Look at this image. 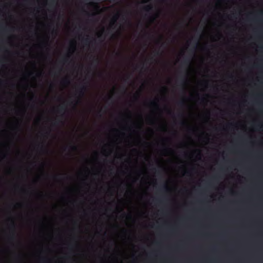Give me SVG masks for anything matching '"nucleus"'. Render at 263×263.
Here are the masks:
<instances>
[{
  "label": "nucleus",
  "mask_w": 263,
  "mask_h": 263,
  "mask_svg": "<svg viewBox=\"0 0 263 263\" xmlns=\"http://www.w3.org/2000/svg\"><path fill=\"white\" fill-rule=\"evenodd\" d=\"M161 46H164V47H165V44L164 43H161Z\"/></svg>",
  "instance_id": "26"
},
{
  "label": "nucleus",
  "mask_w": 263,
  "mask_h": 263,
  "mask_svg": "<svg viewBox=\"0 0 263 263\" xmlns=\"http://www.w3.org/2000/svg\"><path fill=\"white\" fill-rule=\"evenodd\" d=\"M183 64L186 66H188L190 64V59L187 58L185 59Z\"/></svg>",
  "instance_id": "10"
},
{
  "label": "nucleus",
  "mask_w": 263,
  "mask_h": 263,
  "mask_svg": "<svg viewBox=\"0 0 263 263\" xmlns=\"http://www.w3.org/2000/svg\"><path fill=\"white\" fill-rule=\"evenodd\" d=\"M139 96H140V93L139 92H137L134 95V98L135 99L138 100V98H139Z\"/></svg>",
  "instance_id": "14"
},
{
  "label": "nucleus",
  "mask_w": 263,
  "mask_h": 263,
  "mask_svg": "<svg viewBox=\"0 0 263 263\" xmlns=\"http://www.w3.org/2000/svg\"><path fill=\"white\" fill-rule=\"evenodd\" d=\"M136 68H139V65L137 66Z\"/></svg>",
  "instance_id": "35"
},
{
  "label": "nucleus",
  "mask_w": 263,
  "mask_h": 263,
  "mask_svg": "<svg viewBox=\"0 0 263 263\" xmlns=\"http://www.w3.org/2000/svg\"><path fill=\"white\" fill-rule=\"evenodd\" d=\"M168 112L169 114H171L172 113V111L170 109L168 110Z\"/></svg>",
  "instance_id": "30"
},
{
  "label": "nucleus",
  "mask_w": 263,
  "mask_h": 263,
  "mask_svg": "<svg viewBox=\"0 0 263 263\" xmlns=\"http://www.w3.org/2000/svg\"><path fill=\"white\" fill-rule=\"evenodd\" d=\"M119 13H118V14H117L116 15H115L113 17V18H112V21H111V23H110V26H112L116 24V22H117V20L118 19V18H119Z\"/></svg>",
  "instance_id": "4"
},
{
  "label": "nucleus",
  "mask_w": 263,
  "mask_h": 263,
  "mask_svg": "<svg viewBox=\"0 0 263 263\" xmlns=\"http://www.w3.org/2000/svg\"><path fill=\"white\" fill-rule=\"evenodd\" d=\"M151 105L153 106H155V107H158V104L157 102L156 101H152L151 102Z\"/></svg>",
  "instance_id": "12"
},
{
  "label": "nucleus",
  "mask_w": 263,
  "mask_h": 263,
  "mask_svg": "<svg viewBox=\"0 0 263 263\" xmlns=\"http://www.w3.org/2000/svg\"><path fill=\"white\" fill-rule=\"evenodd\" d=\"M98 37L99 38H101V37H102V33H99V34H98Z\"/></svg>",
  "instance_id": "24"
},
{
  "label": "nucleus",
  "mask_w": 263,
  "mask_h": 263,
  "mask_svg": "<svg viewBox=\"0 0 263 263\" xmlns=\"http://www.w3.org/2000/svg\"><path fill=\"white\" fill-rule=\"evenodd\" d=\"M67 148V147H65V150H66V149Z\"/></svg>",
  "instance_id": "39"
},
{
  "label": "nucleus",
  "mask_w": 263,
  "mask_h": 263,
  "mask_svg": "<svg viewBox=\"0 0 263 263\" xmlns=\"http://www.w3.org/2000/svg\"><path fill=\"white\" fill-rule=\"evenodd\" d=\"M37 148H40L42 151H45L46 149L45 146L43 143L37 145Z\"/></svg>",
  "instance_id": "8"
},
{
  "label": "nucleus",
  "mask_w": 263,
  "mask_h": 263,
  "mask_svg": "<svg viewBox=\"0 0 263 263\" xmlns=\"http://www.w3.org/2000/svg\"><path fill=\"white\" fill-rule=\"evenodd\" d=\"M83 41H84V43H85V44L86 45H89V38L87 37V38L84 39Z\"/></svg>",
  "instance_id": "13"
},
{
  "label": "nucleus",
  "mask_w": 263,
  "mask_h": 263,
  "mask_svg": "<svg viewBox=\"0 0 263 263\" xmlns=\"http://www.w3.org/2000/svg\"><path fill=\"white\" fill-rule=\"evenodd\" d=\"M104 31V29L102 30V33Z\"/></svg>",
  "instance_id": "37"
},
{
  "label": "nucleus",
  "mask_w": 263,
  "mask_h": 263,
  "mask_svg": "<svg viewBox=\"0 0 263 263\" xmlns=\"http://www.w3.org/2000/svg\"><path fill=\"white\" fill-rule=\"evenodd\" d=\"M70 83V80L68 77L64 78L62 81V83L63 84H68Z\"/></svg>",
  "instance_id": "6"
},
{
  "label": "nucleus",
  "mask_w": 263,
  "mask_h": 263,
  "mask_svg": "<svg viewBox=\"0 0 263 263\" xmlns=\"http://www.w3.org/2000/svg\"><path fill=\"white\" fill-rule=\"evenodd\" d=\"M66 110V106L64 105L60 106L58 110L59 113H62L65 111Z\"/></svg>",
  "instance_id": "5"
},
{
  "label": "nucleus",
  "mask_w": 263,
  "mask_h": 263,
  "mask_svg": "<svg viewBox=\"0 0 263 263\" xmlns=\"http://www.w3.org/2000/svg\"><path fill=\"white\" fill-rule=\"evenodd\" d=\"M10 227L11 229H12L13 231H12L11 235H10L9 238H10V239L14 240L15 238V231H14V230L15 228V224L14 221H12L11 222V223L10 225Z\"/></svg>",
  "instance_id": "2"
},
{
  "label": "nucleus",
  "mask_w": 263,
  "mask_h": 263,
  "mask_svg": "<svg viewBox=\"0 0 263 263\" xmlns=\"http://www.w3.org/2000/svg\"><path fill=\"white\" fill-rule=\"evenodd\" d=\"M116 55H117V56H118V57H120V56H121V54L120 52H116Z\"/></svg>",
  "instance_id": "22"
},
{
  "label": "nucleus",
  "mask_w": 263,
  "mask_h": 263,
  "mask_svg": "<svg viewBox=\"0 0 263 263\" xmlns=\"http://www.w3.org/2000/svg\"><path fill=\"white\" fill-rule=\"evenodd\" d=\"M37 77H40L42 76V73L40 72L37 74Z\"/></svg>",
  "instance_id": "23"
},
{
  "label": "nucleus",
  "mask_w": 263,
  "mask_h": 263,
  "mask_svg": "<svg viewBox=\"0 0 263 263\" xmlns=\"http://www.w3.org/2000/svg\"><path fill=\"white\" fill-rule=\"evenodd\" d=\"M59 123H63V121L60 119H57L52 123V125L53 126H57L59 125Z\"/></svg>",
  "instance_id": "9"
},
{
  "label": "nucleus",
  "mask_w": 263,
  "mask_h": 263,
  "mask_svg": "<svg viewBox=\"0 0 263 263\" xmlns=\"http://www.w3.org/2000/svg\"><path fill=\"white\" fill-rule=\"evenodd\" d=\"M33 97H31V98H30V100H33Z\"/></svg>",
  "instance_id": "34"
},
{
  "label": "nucleus",
  "mask_w": 263,
  "mask_h": 263,
  "mask_svg": "<svg viewBox=\"0 0 263 263\" xmlns=\"http://www.w3.org/2000/svg\"><path fill=\"white\" fill-rule=\"evenodd\" d=\"M126 216H127V218L128 219H131L132 218V215L130 214H128V215H126Z\"/></svg>",
  "instance_id": "21"
},
{
  "label": "nucleus",
  "mask_w": 263,
  "mask_h": 263,
  "mask_svg": "<svg viewBox=\"0 0 263 263\" xmlns=\"http://www.w3.org/2000/svg\"><path fill=\"white\" fill-rule=\"evenodd\" d=\"M143 10L147 13L151 12L153 10V6L152 5H146L143 8Z\"/></svg>",
  "instance_id": "3"
},
{
  "label": "nucleus",
  "mask_w": 263,
  "mask_h": 263,
  "mask_svg": "<svg viewBox=\"0 0 263 263\" xmlns=\"http://www.w3.org/2000/svg\"><path fill=\"white\" fill-rule=\"evenodd\" d=\"M181 81L182 83V84H184L185 83V82H186V78H183L182 79H181Z\"/></svg>",
  "instance_id": "18"
},
{
  "label": "nucleus",
  "mask_w": 263,
  "mask_h": 263,
  "mask_svg": "<svg viewBox=\"0 0 263 263\" xmlns=\"http://www.w3.org/2000/svg\"><path fill=\"white\" fill-rule=\"evenodd\" d=\"M93 63H95L96 65H98L99 63V60L98 59H95V58H93Z\"/></svg>",
  "instance_id": "16"
},
{
  "label": "nucleus",
  "mask_w": 263,
  "mask_h": 263,
  "mask_svg": "<svg viewBox=\"0 0 263 263\" xmlns=\"http://www.w3.org/2000/svg\"><path fill=\"white\" fill-rule=\"evenodd\" d=\"M111 98V97L110 96H109V97L108 98V100H110Z\"/></svg>",
  "instance_id": "33"
},
{
  "label": "nucleus",
  "mask_w": 263,
  "mask_h": 263,
  "mask_svg": "<svg viewBox=\"0 0 263 263\" xmlns=\"http://www.w3.org/2000/svg\"><path fill=\"white\" fill-rule=\"evenodd\" d=\"M57 177H58V176H54L53 178H54V179H57Z\"/></svg>",
  "instance_id": "31"
},
{
  "label": "nucleus",
  "mask_w": 263,
  "mask_h": 263,
  "mask_svg": "<svg viewBox=\"0 0 263 263\" xmlns=\"http://www.w3.org/2000/svg\"><path fill=\"white\" fill-rule=\"evenodd\" d=\"M160 42L159 41L157 42L158 43H160Z\"/></svg>",
  "instance_id": "38"
},
{
  "label": "nucleus",
  "mask_w": 263,
  "mask_h": 263,
  "mask_svg": "<svg viewBox=\"0 0 263 263\" xmlns=\"http://www.w3.org/2000/svg\"><path fill=\"white\" fill-rule=\"evenodd\" d=\"M184 104V101L183 100L182 101H181L179 102V105H180V106H182Z\"/></svg>",
  "instance_id": "19"
},
{
  "label": "nucleus",
  "mask_w": 263,
  "mask_h": 263,
  "mask_svg": "<svg viewBox=\"0 0 263 263\" xmlns=\"http://www.w3.org/2000/svg\"><path fill=\"white\" fill-rule=\"evenodd\" d=\"M87 90V86L85 85L80 86L77 90V94L78 95L79 98L77 100L76 104L80 102V99L84 97Z\"/></svg>",
  "instance_id": "1"
},
{
  "label": "nucleus",
  "mask_w": 263,
  "mask_h": 263,
  "mask_svg": "<svg viewBox=\"0 0 263 263\" xmlns=\"http://www.w3.org/2000/svg\"><path fill=\"white\" fill-rule=\"evenodd\" d=\"M71 47L72 49V51H73L75 48H76V45H75V43L74 42H71Z\"/></svg>",
  "instance_id": "17"
},
{
  "label": "nucleus",
  "mask_w": 263,
  "mask_h": 263,
  "mask_svg": "<svg viewBox=\"0 0 263 263\" xmlns=\"http://www.w3.org/2000/svg\"><path fill=\"white\" fill-rule=\"evenodd\" d=\"M197 44H198V42H196V43H195V45H196V46H195V47H194V50H195V49L196 48V46H197Z\"/></svg>",
  "instance_id": "25"
},
{
  "label": "nucleus",
  "mask_w": 263,
  "mask_h": 263,
  "mask_svg": "<svg viewBox=\"0 0 263 263\" xmlns=\"http://www.w3.org/2000/svg\"><path fill=\"white\" fill-rule=\"evenodd\" d=\"M69 149L70 150H71L72 151H77V146L74 145H71L69 146Z\"/></svg>",
  "instance_id": "11"
},
{
  "label": "nucleus",
  "mask_w": 263,
  "mask_h": 263,
  "mask_svg": "<svg viewBox=\"0 0 263 263\" xmlns=\"http://www.w3.org/2000/svg\"><path fill=\"white\" fill-rule=\"evenodd\" d=\"M130 78V75H128L127 77V78L125 80H126L127 79H129Z\"/></svg>",
  "instance_id": "29"
},
{
  "label": "nucleus",
  "mask_w": 263,
  "mask_h": 263,
  "mask_svg": "<svg viewBox=\"0 0 263 263\" xmlns=\"http://www.w3.org/2000/svg\"><path fill=\"white\" fill-rule=\"evenodd\" d=\"M151 18H152V20L153 21V20H154V19L155 18V17H154V16H152L151 17Z\"/></svg>",
  "instance_id": "28"
},
{
  "label": "nucleus",
  "mask_w": 263,
  "mask_h": 263,
  "mask_svg": "<svg viewBox=\"0 0 263 263\" xmlns=\"http://www.w3.org/2000/svg\"><path fill=\"white\" fill-rule=\"evenodd\" d=\"M181 124H182V125H184V124H185V123H184V122H181Z\"/></svg>",
  "instance_id": "32"
},
{
  "label": "nucleus",
  "mask_w": 263,
  "mask_h": 263,
  "mask_svg": "<svg viewBox=\"0 0 263 263\" xmlns=\"http://www.w3.org/2000/svg\"><path fill=\"white\" fill-rule=\"evenodd\" d=\"M44 164L42 163V166H43H43H44Z\"/></svg>",
  "instance_id": "36"
},
{
  "label": "nucleus",
  "mask_w": 263,
  "mask_h": 263,
  "mask_svg": "<svg viewBox=\"0 0 263 263\" xmlns=\"http://www.w3.org/2000/svg\"><path fill=\"white\" fill-rule=\"evenodd\" d=\"M161 189H162L164 191H168V187L166 184L163 185L162 186Z\"/></svg>",
  "instance_id": "15"
},
{
  "label": "nucleus",
  "mask_w": 263,
  "mask_h": 263,
  "mask_svg": "<svg viewBox=\"0 0 263 263\" xmlns=\"http://www.w3.org/2000/svg\"><path fill=\"white\" fill-rule=\"evenodd\" d=\"M155 54H156L157 55H160V54H161V53H160L159 51V50H158V51H156L155 52Z\"/></svg>",
  "instance_id": "20"
},
{
  "label": "nucleus",
  "mask_w": 263,
  "mask_h": 263,
  "mask_svg": "<svg viewBox=\"0 0 263 263\" xmlns=\"http://www.w3.org/2000/svg\"><path fill=\"white\" fill-rule=\"evenodd\" d=\"M71 57V54H70L69 53H67L66 55V57L63 59V61L65 62V63H66L68 61V60Z\"/></svg>",
  "instance_id": "7"
},
{
  "label": "nucleus",
  "mask_w": 263,
  "mask_h": 263,
  "mask_svg": "<svg viewBox=\"0 0 263 263\" xmlns=\"http://www.w3.org/2000/svg\"><path fill=\"white\" fill-rule=\"evenodd\" d=\"M201 100L202 101H205V98H202Z\"/></svg>",
  "instance_id": "27"
}]
</instances>
